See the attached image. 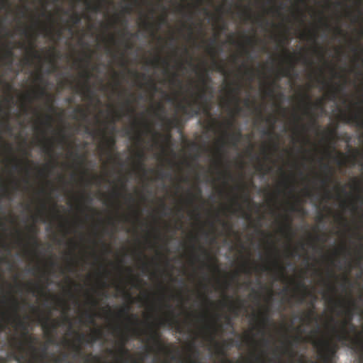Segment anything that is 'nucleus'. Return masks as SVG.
I'll list each match as a JSON object with an SVG mask.
<instances>
[{"mask_svg": "<svg viewBox=\"0 0 363 363\" xmlns=\"http://www.w3.org/2000/svg\"><path fill=\"white\" fill-rule=\"evenodd\" d=\"M285 220H286V223L285 225L282 227V228L281 229L282 232L284 233H287L288 234H289V238H291V219L290 218L289 216H288V215H286L285 216Z\"/></svg>", "mask_w": 363, "mask_h": 363, "instance_id": "obj_26", "label": "nucleus"}, {"mask_svg": "<svg viewBox=\"0 0 363 363\" xmlns=\"http://www.w3.org/2000/svg\"><path fill=\"white\" fill-rule=\"evenodd\" d=\"M28 230L30 233H33V235L29 237L30 241L33 242L35 247H38L40 243L38 240L37 237L35 236V234L38 232L37 227L35 225H31L28 228Z\"/></svg>", "mask_w": 363, "mask_h": 363, "instance_id": "obj_24", "label": "nucleus"}, {"mask_svg": "<svg viewBox=\"0 0 363 363\" xmlns=\"http://www.w3.org/2000/svg\"><path fill=\"white\" fill-rule=\"evenodd\" d=\"M218 327L220 326L218 325L216 322L211 325L206 326L207 338H208L210 341H215V337Z\"/></svg>", "mask_w": 363, "mask_h": 363, "instance_id": "obj_20", "label": "nucleus"}, {"mask_svg": "<svg viewBox=\"0 0 363 363\" xmlns=\"http://www.w3.org/2000/svg\"><path fill=\"white\" fill-rule=\"evenodd\" d=\"M43 97H45L48 101V109L50 111H54L55 108L52 104V101L53 100L52 96L48 94L44 87L39 86L34 92V98L36 99H42Z\"/></svg>", "mask_w": 363, "mask_h": 363, "instance_id": "obj_11", "label": "nucleus"}, {"mask_svg": "<svg viewBox=\"0 0 363 363\" xmlns=\"http://www.w3.org/2000/svg\"><path fill=\"white\" fill-rule=\"evenodd\" d=\"M14 52L12 49H7L5 50L4 54L3 55V59L6 60V63L11 66L13 60Z\"/></svg>", "mask_w": 363, "mask_h": 363, "instance_id": "obj_25", "label": "nucleus"}, {"mask_svg": "<svg viewBox=\"0 0 363 363\" xmlns=\"http://www.w3.org/2000/svg\"><path fill=\"white\" fill-rule=\"evenodd\" d=\"M160 118L164 121L166 125V128L169 130H171L172 128H179L182 121L179 117H177V116H174L172 118H167L165 116H162Z\"/></svg>", "mask_w": 363, "mask_h": 363, "instance_id": "obj_16", "label": "nucleus"}, {"mask_svg": "<svg viewBox=\"0 0 363 363\" xmlns=\"http://www.w3.org/2000/svg\"><path fill=\"white\" fill-rule=\"evenodd\" d=\"M91 72L84 71L82 73V77L86 80L84 84L79 87V90L82 92L83 95L86 96L87 99H91L93 96V91L91 89V86L89 84V81L91 79Z\"/></svg>", "mask_w": 363, "mask_h": 363, "instance_id": "obj_10", "label": "nucleus"}, {"mask_svg": "<svg viewBox=\"0 0 363 363\" xmlns=\"http://www.w3.org/2000/svg\"><path fill=\"white\" fill-rule=\"evenodd\" d=\"M105 0H98L97 4H96L94 5H90V4L88 3V1H86V4L88 6H89L91 10L93 11L94 12H99L103 8V2Z\"/></svg>", "mask_w": 363, "mask_h": 363, "instance_id": "obj_31", "label": "nucleus"}, {"mask_svg": "<svg viewBox=\"0 0 363 363\" xmlns=\"http://www.w3.org/2000/svg\"><path fill=\"white\" fill-rule=\"evenodd\" d=\"M323 297H324L325 299H326L327 302L329 303H331V304L335 305V306H337V305L338 306H342V303L340 302V301H337L336 299H335L332 296H330V295H328L326 293L323 294Z\"/></svg>", "mask_w": 363, "mask_h": 363, "instance_id": "obj_32", "label": "nucleus"}, {"mask_svg": "<svg viewBox=\"0 0 363 363\" xmlns=\"http://www.w3.org/2000/svg\"><path fill=\"white\" fill-rule=\"evenodd\" d=\"M160 63H162L163 66L166 67H169V62L167 60H163V58L160 56L157 57L155 60L150 61V64H152L155 67H158Z\"/></svg>", "mask_w": 363, "mask_h": 363, "instance_id": "obj_29", "label": "nucleus"}, {"mask_svg": "<svg viewBox=\"0 0 363 363\" xmlns=\"http://www.w3.org/2000/svg\"><path fill=\"white\" fill-rule=\"evenodd\" d=\"M241 86L240 85H237L235 86H229L228 91L231 95V101H233L235 104V111L236 113H238L241 111V108L240 106V98L239 93L240 91Z\"/></svg>", "mask_w": 363, "mask_h": 363, "instance_id": "obj_13", "label": "nucleus"}, {"mask_svg": "<svg viewBox=\"0 0 363 363\" xmlns=\"http://www.w3.org/2000/svg\"><path fill=\"white\" fill-rule=\"evenodd\" d=\"M354 342V343H356L357 345L359 346L363 354V340L357 339Z\"/></svg>", "mask_w": 363, "mask_h": 363, "instance_id": "obj_63", "label": "nucleus"}, {"mask_svg": "<svg viewBox=\"0 0 363 363\" xmlns=\"http://www.w3.org/2000/svg\"><path fill=\"white\" fill-rule=\"evenodd\" d=\"M347 284L349 286H351L352 282H351V280L350 279V278L347 275H345L343 277V284H342L344 289H346Z\"/></svg>", "mask_w": 363, "mask_h": 363, "instance_id": "obj_52", "label": "nucleus"}, {"mask_svg": "<svg viewBox=\"0 0 363 363\" xmlns=\"http://www.w3.org/2000/svg\"><path fill=\"white\" fill-rule=\"evenodd\" d=\"M246 40L247 44L251 45V46H255L256 43V39L250 37H247Z\"/></svg>", "mask_w": 363, "mask_h": 363, "instance_id": "obj_61", "label": "nucleus"}, {"mask_svg": "<svg viewBox=\"0 0 363 363\" xmlns=\"http://www.w3.org/2000/svg\"><path fill=\"white\" fill-rule=\"evenodd\" d=\"M286 56H287L288 59H289V61L291 62V68H293V67L295 66V62H294V61L295 57H294V55H292V54H291V53H289V52H286Z\"/></svg>", "mask_w": 363, "mask_h": 363, "instance_id": "obj_57", "label": "nucleus"}, {"mask_svg": "<svg viewBox=\"0 0 363 363\" xmlns=\"http://www.w3.org/2000/svg\"><path fill=\"white\" fill-rule=\"evenodd\" d=\"M35 347L36 350L30 349V350L33 352L34 359L38 361H43V359H45V358H46L48 346L44 345L41 347L40 354L39 355H38V349L37 348L36 346Z\"/></svg>", "mask_w": 363, "mask_h": 363, "instance_id": "obj_21", "label": "nucleus"}, {"mask_svg": "<svg viewBox=\"0 0 363 363\" xmlns=\"http://www.w3.org/2000/svg\"><path fill=\"white\" fill-rule=\"evenodd\" d=\"M274 264L275 268L279 271L280 274L284 275V268L281 264V263L278 259H274Z\"/></svg>", "mask_w": 363, "mask_h": 363, "instance_id": "obj_39", "label": "nucleus"}, {"mask_svg": "<svg viewBox=\"0 0 363 363\" xmlns=\"http://www.w3.org/2000/svg\"><path fill=\"white\" fill-rule=\"evenodd\" d=\"M297 286L302 287L303 289V294L301 295L298 298V303H304L305 298L306 295H311L313 298V301L311 303L312 308L311 311H308V313H306L305 318L308 320V321H311L312 318L313 317V315L315 314V307H314V303L316 301L317 298L315 295L312 294L311 293L308 292L306 286L303 282H301V281H299V282L297 284Z\"/></svg>", "mask_w": 363, "mask_h": 363, "instance_id": "obj_8", "label": "nucleus"}, {"mask_svg": "<svg viewBox=\"0 0 363 363\" xmlns=\"http://www.w3.org/2000/svg\"><path fill=\"white\" fill-rule=\"evenodd\" d=\"M131 100L128 99H126V106L128 108V112L133 114L135 113V108H132L131 106Z\"/></svg>", "mask_w": 363, "mask_h": 363, "instance_id": "obj_51", "label": "nucleus"}, {"mask_svg": "<svg viewBox=\"0 0 363 363\" xmlns=\"http://www.w3.org/2000/svg\"><path fill=\"white\" fill-rule=\"evenodd\" d=\"M103 333L100 329H95L92 335L89 339H86V336L84 335H78L77 340L79 342L82 343L86 341L88 343H94L96 340H100L102 337Z\"/></svg>", "mask_w": 363, "mask_h": 363, "instance_id": "obj_15", "label": "nucleus"}, {"mask_svg": "<svg viewBox=\"0 0 363 363\" xmlns=\"http://www.w3.org/2000/svg\"><path fill=\"white\" fill-rule=\"evenodd\" d=\"M72 347L75 352L74 356H81L83 354L82 347L80 345H72Z\"/></svg>", "mask_w": 363, "mask_h": 363, "instance_id": "obj_41", "label": "nucleus"}, {"mask_svg": "<svg viewBox=\"0 0 363 363\" xmlns=\"http://www.w3.org/2000/svg\"><path fill=\"white\" fill-rule=\"evenodd\" d=\"M213 66L215 67V70L223 73V74H226V69L223 64L219 63L216 60L213 61Z\"/></svg>", "mask_w": 363, "mask_h": 363, "instance_id": "obj_33", "label": "nucleus"}, {"mask_svg": "<svg viewBox=\"0 0 363 363\" xmlns=\"http://www.w3.org/2000/svg\"><path fill=\"white\" fill-rule=\"evenodd\" d=\"M275 86H277V82H271V84L269 86H267V89H266L267 95L272 96L274 94V87Z\"/></svg>", "mask_w": 363, "mask_h": 363, "instance_id": "obj_37", "label": "nucleus"}, {"mask_svg": "<svg viewBox=\"0 0 363 363\" xmlns=\"http://www.w3.org/2000/svg\"><path fill=\"white\" fill-rule=\"evenodd\" d=\"M60 326V323L54 319L50 321V318H46L41 323V327L43 329L45 336L48 337V340L51 344L55 343V339L53 333Z\"/></svg>", "mask_w": 363, "mask_h": 363, "instance_id": "obj_6", "label": "nucleus"}, {"mask_svg": "<svg viewBox=\"0 0 363 363\" xmlns=\"http://www.w3.org/2000/svg\"><path fill=\"white\" fill-rule=\"evenodd\" d=\"M279 170L282 172V174L285 177V180L284 181V185L285 186H290L291 187V190H294V186L291 183H290L289 177L286 175L285 172L283 171L282 169H279Z\"/></svg>", "mask_w": 363, "mask_h": 363, "instance_id": "obj_40", "label": "nucleus"}, {"mask_svg": "<svg viewBox=\"0 0 363 363\" xmlns=\"http://www.w3.org/2000/svg\"><path fill=\"white\" fill-rule=\"evenodd\" d=\"M201 81L203 84V88L196 94V97L193 100H186V104H179L178 106L184 114L194 116H199L201 113V106L207 105L208 101L206 99V91L208 89V84L211 82V77L207 74L203 75L201 77Z\"/></svg>", "mask_w": 363, "mask_h": 363, "instance_id": "obj_2", "label": "nucleus"}, {"mask_svg": "<svg viewBox=\"0 0 363 363\" xmlns=\"http://www.w3.org/2000/svg\"><path fill=\"white\" fill-rule=\"evenodd\" d=\"M170 84H175L176 82H178L179 84H181L182 82L181 80L179 79V77H178V74L177 72H173L172 74V77L170 78Z\"/></svg>", "mask_w": 363, "mask_h": 363, "instance_id": "obj_42", "label": "nucleus"}, {"mask_svg": "<svg viewBox=\"0 0 363 363\" xmlns=\"http://www.w3.org/2000/svg\"><path fill=\"white\" fill-rule=\"evenodd\" d=\"M337 135V131L336 129H328V137L331 139L334 140Z\"/></svg>", "mask_w": 363, "mask_h": 363, "instance_id": "obj_48", "label": "nucleus"}, {"mask_svg": "<svg viewBox=\"0 0 363 363\" xmlns=\"http://www.w3.org/2000/svg\"><path fill=\"white\" fill-rule=\"evenodd\" d=\"M199 250H200L202 253V255L206 257V258L209 260V261H212L213 259V257H211V255H210V253L208 252V250H206V248H204L203 247H201V246H199Z\"/></svg>", "mask_w": 363, "mask_h": 363, "instance_id": "obj_38", "label": "nucleus"}, {"mask_svg": "<svg viewBox=\"0 0 363 363\" xmlns=\"http://www.w3.org/2000/svg\"><path fill=\"white\" fill-rule=\"evenodd\" d=\"M343 121L347 123L355 124L357 127L363 128V115L359 113L342 115Z\"/></svg>", "mask_w": 363, "mask_h": 363, "instance_id": "obj_12", "label": "nucleus"}, {"mask_svg": "<svg viewBox=\"0 0 363 363\" xmlns=\"http://www.w3.org/2000/svg\"><path fill=\"white\" fill-rule=\"evenodd\" d=\"M143 24L146 30H152L154 28V24L148 21H143Z\"/></svg>", "mask_w": 363, "mask_h": 363, "instance_id": "obj_53", "label": "nucleus"}, {"mask_svg": "<svg viewBox=\"0 0 363 363\" xmlns=\"http://www.w3.org/2000/svg\"><path fill=\"white\" fill-rule=\"evenodd\" d=\"M303 210V208H299L298 207V206H296V204H291V206H290V211L291 212H298V213H300Z\"/></svg>", "mask_w": 363, "mask_h": 363, "instance_id": "obj_55", "label": "nucleus"}, {"mask_svg": "<svg viewBox=\"0 0 363 363\" xmlns=\"http://www.w3.org/2000/svg\"><path fill=\"white\" fill-rule=\"evenodd\" d=\"M149 340L154 343V346L156 347L160 352H169L168 347L162 342L161 335L157 328H154L152 325H150Z\"/></svg>", "mask_w": 363, "mask_h": 363, "instance_id": "obj_7", "label": "nucleus"}, {"mask_svg": "<svg viewBox=\"0 0 363 363\" xmlns=\"http://www.w3.org/2000/svg\"><path fill=\"white\" fill-rule=\"evenodd\" d=\"M225 344H226L225 341L223 342V346H219L218 342L216 343V345L218 347V354L223 355V356L225 355V347H224Z\"/></svg>", "mask_w": 363, "mask_h": 363, "instance_id": "obj_47", "label": "nucleus"}, {"mask_svg": "<svg viewBox=\"0 0 363 363\" xmlns=\"http://www.w3.org/2000/svg\"><path fill=\"white\" fill-rule=\"evenodd\" d=\"M157 177L159 179L162 180L164 178L171 177V174L170 172H167L163 170H159L157 172Z\"/></svg>", "mask_w": 363, "mask_h": 363, "instance_id": "obj_43", "label": "nucleus"}, {"mask_svg": "<svg viewBox=\"0 0 363 363\" xmlns=\"http://www.w3.org/2000/svg\"><path fill=\"white\" fill-rule=\"evenodd\" d=\"M222 174L225 179H232L233 178L232 174L228 169L223 171Z\"/></svg>", "mask_w": 363, "mask_h": 363, "instance_id": "obj_59", "label": "nucleus"}, {"mask_svg": "<svg viewBox=\"0 0 363 363\" xmlns=\"http://www.w3.org/2000/svg\"><path fill=\"white\" fill-rule=\"evenodd\" d=\"M128 340V337L127 335H121V345L119 347L118 352L121 356H126L129 358H130V355L129 354L128 350L126 349L125 345Z\"/></svg>", "mask_w": 363, "mask_h": 363, "instance_id": "obj_19", "label": "nucleus"}, {"mask_svg": "<svg viewBox=\"0 0 363 363\" xmlns=\"http://www.w3.org/2000/svg\"><path fill=\"white\" fill-rule=\"evenodd\" d=\"M224 135L227 138L228 140L226 141L225 139L222 140L221 147L225 146L228 143L230 144L231 146L236 147L242 137V133L240 131L230 133L225 130L224 131Z\"/></svg>", "mask_w": 363, "mask_h": 363, "instance_id": "obj_9", "label": "nucleus"}, {"mask_svg": "<svg viewBox=\"0 0 363 363\" xmlns=\"http://www.w3.org/2000/svg\"><path fill=\"white\" fill-rule=\"evenodd\" d=\"M82 19V17L78 13H74L72 15V16L70 17V20L74 25H77V24L80 23Z\"/></svg>", "mask_w": 363, "mask_h": 363, "instance_id": "obj_34", "label": "nucleus"}, {"mask_svg": "<svg viewBox=\"0 0 363 363\" xmlns=\"http://www.w3.org/2000/svg\"><path fill=\"white\" fill-rule=\"evenodd\" d=\"M230 309L233 313H234L236 315L239 314V308L236 307L235 304H233L232 302H230Z\"/></svg>", "mask_w": 363, "mask_h": 363, "instance_id": "obj_58", "label": "nucleus"}, {"mask_svg": "<svg viewBox=\"0 0 363 363\" xmlns=\"http://www.w3.org/2000/svg\"><path fill=\"white\" fill-rule=\"evenodd\" d=\"M342 157H344V153L340 152H337V156L335 157V160L338 165H344V164H345V162L342 160Z\"/></svg>", "mask_w": 363, "mask_h": 363, "instance_id": "obj_45", "label": "nucleus"}, {"mask_svg": "<svg viewBox=\"0 0 363 363\" xmlns=\"http://www.w3.org/2000/svg\"><path fill=\"white\" fill-rule=\"evenodd\" d=\"M52 117L50 114L45 115V120L43 121V124H45L47 128H52Z\"/></svg>", "mask_w": 363, "mask_h": 363, "instance_id": "obj_36", "label": "nucleus"}, {"mask_svg": "<svg viewBox=\"0 0 363 363\" xmlns=\"http://www.w3.org/2000/svg\"><path fill=\"white\" fill-rule=\"evenodd\" d=\"M95 315H96V313H90V312L86 313V318L88 319V321L90 323H94Z\"/></svg>", "mask_w": 363, "mask_h": 363, "instance_id": "obj_49", "label": "nucleus"}, {"mask_svg": "<svg viewBox=\"0 0 363 363\" xmlns=\"http://www.w3.org/2000/svg\"><path fill=\"white\" fill-rule=\"evenodd\" d=\"M243 272L249 275L251 274V273H252V269L250 268V267L248 266L247 262L245 264V265L243 267Z\"/></svg>", "mask_w": 363, "mask_h": 363, "instance_id": "obj_64", "label": "nucleus"}, {"mask_svg": "<svg viewBox=\"0 0 363 363\" xmlns=\"http://www.w3.org/2000/svg\"><path fill=\"white\" fill-rule=\"evenodd\" d=\"M323 169L325 171V177L321 179V184L327 189L329 183L333 182V176L335 171L333 167L328 164V163L323 164Z\"/></svg>", "mask_w": 363, "mask_h": 363, "instance_id": "obj_14", "label": "nucleus"}, {"mask_svg": "<svg viewBox=\"0 0 363 363\" xmlns=\"http://www.w3.org/2000/svg\"><path fill=\"white\" fill-rule=\"evenodd\" d=\"M269 308H267L264 312L260 313V319L263 326L267 325L270 322Z\"/></svg>", "mask_w": 363, "mask_h": 363, "instance_id": "obj_27", "label": "nucleus"}, {"mask_svg": "<svg viewBox=\"0 0 363 363\" xmlns=\"http://www.w3.org/2000/svg\"><path fill=\"white\" fill-rule=\"evenodd\" d=\"M43 150L49 156H52L54 153V143L50 138H46V143L43 146Z\"/></svg>", "mask_w": 363, "mask_h": 363, "instance_id": "obj_22", "label": "nucleus"}, {"mask_svg": "<svg viewBox=\"0 0 363 363\" xmlns=\"http://www.w3.org/2000/svg\"><path fill=\"white\" fill-rule=\"evenodd\" d=\"M135 156L138 160V165L143 167L144 165L143 162L144 161L146 157L145 152L143 150V149H140V150L137 151L135 153Z\"/></svg>", "mask_w": 363, "mask_h": 363, "instance_id": "obj_30", "label": "nucleus"}, {"mask_svg": "<svg viewBox=\"0 0 363 363\" xmlns=\"http://www.w3.org/2000/svg\"><path fill=\"white\" fill-rule=\"evenodd\" d=\"M245 74L247 75H250L251 80H252V78L255 77V70L252 69V68H247V71L245 72Z\"/></svg>", "mask_w": 363, "mask_h": 363, "instance_id": "obj_62", "label": "nucleus"}, {"mask_svg": "<svg viewBox=\"0 0 363 363\" xmlns=\"http://www.w3.org/2000/svg\"><path fill=\"white\" fill-rule=\"evenodd\" d=\"M13 304V314H9L5 312L1 313V318H0V330H5L7 325L11 321L16 323V327L21 329V337L23 341L20 340L17 337H13L11 340V346L14 349L10 355L12 358L17 361L18 363H22L26 360V357L24 354L26 352L25 345L33 350H36L35 345L38 342V337L30 335L28 331L29 323L23 320L18 313L19 308V303L18 299L12 298L10 299Z\"/></svg>", "mask_w": 363, "mask_h": 363, "instance_id": "obj_1", "label": "nucleus"}, {"mask_svg": "<svg viewBox=\"0 0 363 363\" xmlns=\"http://www.w3.org/2000/svg\"><path fill=\"white\" fill-rule=\"evenodd\" d=\"M302 101L305 104L304 114L308 116L311 119L309 128H314L317 125V117L314 113V110L320 109L324 111V99H319L315 103H312L310 96L307 94L302 96Z\"/></svg>", "mask_w": 363, "mask_h": 363, "instance_id": "obj_4", "label": "nucleus"}, {"mask_svg": "<svg viewBox=\"0 0 363 363\" xmlns=\"http://www.w3.org/2000/svg\"><path fill=\"white\" fill-rule=\"evenodd\" d=\"M190 350L191 351V355H190L188 357L186 362L187 363H199V362L198 361L199 357V350H196V348L194 347V346H191L190 347Z\"/></svg>", "mask_w": 363, "mask_h": 363, "instance_id": "obj_23", "label": "nucleus"}, {"mask_svg": "<svg viewBox=\"0 0 363 363\" xmlns=\"http://www.w3.org/2000/svg\"><path fill=\"white\" fill-rule=\"evenodd\" d=\"M315 346L319 349V356L323 363H333V358L335 355L338 346L328 340H320L315 342Z\"/></svg>", "mask_w": 363, "mask_h": 363, "instance_id": "obj_5", "label": "nucleus"}, {"mask_svg": "<svg viewBox=\"0 0 363 363\" xmlns=\"http://www.w3.org/2000/svg\"><path fill=\"white\" fill-rule=\"evenodd\" d=\"M74 113H78L80 115V116L83 118V119H85L87 117V112L86 111L85 109H83L82 108H75L74 110Z\"/></svg>", "mask_w": 363, "mask_h": 363, "instance_id": "obj_44", "label": "nucleus"}, {"mask_svg": "<svg viewBox=\"0 0 363 363\" xmlns=\"http://www.w3.org/2000/svg\"><path fill=\"white\" fill-rule=\"evenodd\" d=\"M176 323V324L177 325L178 331L180 332L181 331V326L179 325V323L177 322V320L175 318H174L166 319V320L162 321L161 323V324L166 323L167 325H172L173 323Z\"/></svg>", "mask_w": 363, "mask_h": 363, "instance_id": "obj_35", "label": "nucleus"}, {"mask_svg": "<svg viewBox=\"0 0 363 363\" xmlns=\"http://www.w3.org/2000/svg\"><path fill=\"white\" fill-rule=\"evenodd\" d=\"M130 310H131L130 304H129V303L125 304L124 306H123L118 311V315H123L124 317H125L127 320L130 321V322L133 320V318H135V322L136 323H139L138 319H137V318L135 316H134V315L130 314Z\"/></svg>", "mask_w": 363, "mask_h": 363, "instance_id": "obj_17", "label": "nucleus"}, {"mask_svg": "<svg viewBox=\"0 0 363 363\" xmlns=\"http://www.w3.org/2000/svg\"><path fill=\"white\" fill-rule=\"evenodd\" d=\"M357 308V304L354 300L350 301V306L345 311V314L347 318H345L342 322V327L340 330L337 328V326L333 325L332 331L339 342H348L352 340L350 335V332H356L357 327L352 323V318L354 312Z\"/></svg>", "mask_w": 363, "mask_h": 363, "instance_id": "obj_3", "label": "nucleus"}, {"mask_svg": "<svg viewBox=\"0 0 363 363\" xmlns=\"http://www.w3.org/2000/svg\"><path fill=\"white\" fill-rule=\"evenodd\" d=\"M140 124L144 127L146 133H152L155 137H158V135H160L159 133L155 131L151 125L149 124L147 121H143Z\"/></svg>", "mask_w": 363, "mask_h": 363, "instance_id": "obj_28", "label": "nucleus"}, {"mask_svg": "<svg viewBox=\"0 0 363 363\" xmlns=\"http://www.w3.org/2000/svg\"><path fill=\"white\" fill-rule=\"evenodd\" d=\"M217 38H218V37H217V35H216L215 38H211V39L210 40V42H211V47H210V48H209V51H210V52H211V53H213V54H214V55H215V51H214L213 45H214V44H216V39H217Z\"/></svg>", "mask_w": 363, "mask_h": 363, "instance_id": "obj_54", "label": "nucleus"}, {"mask_svg": "<svg viewBox=\"0 0 363 363\" xmlns=\"http://www.w3.org/2000/svg\"><path fill=\"white\" fill-rule=\"evenodd\" d=\"M255 21H256V23H258L260 26H264V24H265V25L268 24V21L264 17H259V18H256Z\"/></svg>", "mask_w": 363, "mask_h": 363, "instance_id": "obj_50", "label": "nucleus"}, {"mask_svg": "<svg viewBox=\"0 0 363 363\" xmlns=\"http://www.w3.org/2000/svg\"><path fill=\"white\" fill-rule=\"evenodd\" d=\"M98 133H99L101 135V137L104 138L105 141V146L108 148L109 151H111L112 149L114 148L116 145L115 138L106 137L104 130H102V131H99Z\"/></svg>", "mask_w": 363, "mask_h": 363, "instance_id": "obj_18", "label": "nucleus"}, {"mask_svg": "<svg viewBox=\"0 0 363 363\" xmlns=\"http://www.w3.org/2000/svg\"><path fill=\"white\" fill-rule=\"evenodd\" d=\"M281 74L284 77H290L291 76V68L290 67L284 68V69H282L281 71Z\"/></svg>", "mask_w": 363, "mask_h": 363, "instance_id": "obj_56", "label": "nucleus"}, {"mask_svg": "<svg viewBox=\"0 0 363 363\" xmlns=\"http://www.w3.org/2000/svg\"><path fill=\"white\" fill-rule=\"evenodd\" d=\"M35 289H37L40 293H42L43 289L40 285H35L30 286V291H35Z\"/></svg>", "mask_w": 363, "mask_h": 363, "instance_id": "obj_60", "label": "nucleus"}, {"mask_svg": "<svg viewBox=\"0 0 363 363\" xmlns=\"http://www.w3.org/2000/svg\"><path fill=\"white\" fill-rule=\"evenodd\" d=\"M30 52H31V55L32 57L34 58V59H38V60H41L42 59V56L40 55V53H38V51H36V50H35V48H30Z\"/></svg>", "mask_w": 363, "mask_h": 363, "instance_id": "obj_46", "label": "nucleus"}]
</instances>
